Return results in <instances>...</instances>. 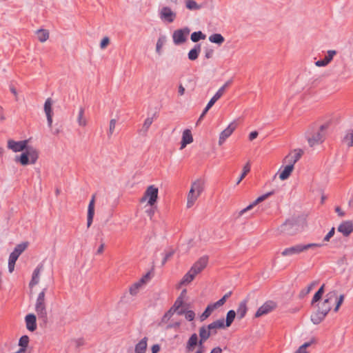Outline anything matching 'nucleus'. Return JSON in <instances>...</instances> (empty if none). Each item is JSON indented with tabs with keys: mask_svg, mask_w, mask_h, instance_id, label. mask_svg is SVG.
<instances>
[{
	"mask_svg": "<svg viewBox=\"0 0 353 353\" xmlns=\"http://www.w3.org/2000/svg\"><path fill=\"white\" fill-rule=\"evenodd\" d=\"M336 291L332 290L326 294L324 300L317 304V310L311 315V321L315 324H319L331 310Z\"/></svg>",
	"mask_w": 353,
	"mask_h": 353,
	"instance_id": "1",
	"label": "nucleus"
},
{
	"mask_svg": "<svg viewBox=\"0 0 353 353\" xmlns=\"http://www.w3.org/2000/svg\"><path fill=\"white\" fill-rule=\"evenodd\" d=\"M46 290L47 288H44L39 293L34 305V310L39 319L41 320L44 323H46L48 321V313L46 304Z\"/></svg>",
	"mask_w": 353,
	"mask_h": 353,
	"instance_id": "2",
	"label": "nucleus"
},
{
	"mask_svg": "<svg viewBox=\"0 0 353 353\" xmlns=\"http://www.w3.org/2000/svg\"><path fill=\"white\" fill-rule=\"evenodd\" d=\"M203 190V182L196 180L192 183L190 190L187 198V207L191 208Z\"/></svg>",
	"mask_w": 353,
	"mask_h": 353,
	"instance_id": "3",
	"label": "nucleus"
},
{
	"mask_svg": "<svg viewBox=\"0 0 353 353\" xmlns=\"http://www.w3.org/2000/svg\"><path fill=\"white\" fill-rule=\"evenodd\" d=\"M321 246H323V244L321 243L296 244L284 249L282 251L281 254L283 256L298 255L310 248H320Z\"/></svg>",
	"mask_w": 353,
	"mask_h": 353,
	"instance_id": "4",
	"label": "nucleus"
},
{
	"mask_svg": "<svg viewBox=\"0 0 353 353\" xmlns=\"http://www.w3.org/2000/svg\"><path fill=\"white\" fill-rule=\"evenodd\" d=\"M326 128L327 125H322L320 127V130L316 132H307L306 133V139L310 146L313 147L314 145H319L323 141L324 134L322 133V132Z\"/></svg>",
	"mask_w": 353,
	"mask_h": 353,
	"instance_id": "5",
	"label": "nucleus"
},
{
	"mask_svg": "<svg viewBox=\"0 0 353 353\" xmlns=\"http://www.w3.org/2000/svg\"><path fill=\"white\" fill-rule=\"evenodd\" d=\"M159 19L164 23H172L176 19L177 14L169 6H163L158 10Z\"/></svg>",
	"mask_w": 353,
	"mask_h": 353,
	"instance_id": "6",
	"label": "nucleus"
},
{
	"mask_svg": "<svg viewBox=\"0 0 353 353\" xmlns=\"http://www.w3.org/2000/svg\"><path fill=\"white\" fill-rule=\"evenodd\" d=\"M159 190L157 187L152 185L147 188L143 196L141 199V202L148 201V204L152 206L157 200Z\"/></svg>",
	"mask_w": 353,
	"mask_h": 353,
	"instance_id": "7",
	"label": "nucleus"
},
{
	"mask_svg": "<svg viewBox=\"0 0 353 353\" xmlns=\"http://www.w3.org/2000/svg\"><path fill=\"white\" fill-rule=\"evenodd\" d=\"M190 32V30L188 27H185L174 31L172 34V39L174 43L176 46H179L185 42Z\"/></svg>",
	"mask_w": 353,
	"mask_h": 353,
	"instance_id": "8",
	"label": "nucleus"
},
{
	"mask_svg": "<svg viewBox=\"0 0 353 353\" xmlns=\"http://www.w3.org/2000/svg\"><path fill=\"white\" fill-rule=\"evenodd\" d=\"M303 154V150L301 149H295L290 152L284 159V163L292 165L294 164L301 159Z\"/></svg>",
	"mask_w": 353,
	"mask_h": 353,
	"instance_id": "9",
	"label": "nucleus"
},
{
	"mask_svg": "<svg viewBox=\"0 0 353 353\" xmlns=\"http://www.w3.org/2000/svg\"><path fill=\"white\" fill-rule=\"evenodd\" d=\"M208 256H203L200 257L191 267L190 270L196 274L201 273L208 265Z\"/></svg>",
	"mask_w": 353,
	"mask_h": 353,
	"instance_id": "10",
	"label": "nucleus"
},
{
	"mask_svg": "<svg viewBox=\"0 0 353 353\" xmlns=\"http://www.w3.org/2000/svg\"><path fill=\"white\" fill-rule=\"evenodd\" d=\"M27 140L16 141L10 139L8 141V148L14 152H21L27 148Z\"/></svg>",
	"mask_w": 353,
	"mask_h": 353,
	"instance_id": "11",
	"label": "nucleus"
},
{
	"mask_svg": "<svg viewBox=\"0 0 353 353\" xmlns=\"http://www.w3.org/2000/svg\"><path fill=\"white\" fill-rule=\"evenodd\" d=\"M276 307V303L272 301H266L256 311V317H260L267 314Z\"/></svg>",
	"mask_w": 353,
	"mask_h": 353,
	"instance_id": "12",
	"label": "nucleus"
},
{
	"mask_svg": "<svg viewBox=\"0 0 353 353\" xmlns=\"http://www.w3.org/2000/svg\"><path fill=\"white\" fill-rule=\"evenodd\" d=\"M52 101L51 98H48L44 103V112L46 113V117H47V121H48V127L51 128L52 124Z\"/></svg>",
	"mask_w": 353,
	"mask_h": 353,
	"instance_id": "13",
	"label": "nucleus"
},
{
	"mask_svg": "<svg viewBox=\"0 0 353 353\" xmlns=\"http://www.w3.org/2000/svg\"><path fill=\"white\" fill-rule=\"evenodd\" d=\"M235 128L236 125L234 123H230L228 126L221 132L219 135V144L222 145L225 141L232 134Z\"/></svg>",
	"mask_w": 353,
	"mask_h": 353,
	"instance_id": "14",
	"label": "nucleus"
},
{
	"mask_svg": "<svg viewBox=\"0 0 353 353\" xmlns=\"http://www.w3.org/2000/svg\"><path fill=\"white\" fill-rule=\"evenodd\" d=\"M338 231L345 236H348L353 232V223L350 221L342 222L338 227Z\"/></svg>",
	"mask_w": 353,
	"mask_h": 353,
	"instance_id": "15",
	"label": "nucleus"
},
{
	"mask_svg": "<svg viewBox=\"0 0 353 353\" xmlns=\"http://www.w3.org/2000/svg\"><path fill=\"white\" fill-rule=\"evenodd\" d=\"M206 327L212 335H215L217 333V329L225 328V320L224 319H218L210 323Z\"/></svg>",
	"mask_w": 353,
	"mask_h": 353,
	"instance_id": "16",
	"label": "nucleus"
},
{
	"mask_svg": "<svg viewBox=\"0 0 353 353\" xmlns=\"http://www.w3.org/2000/svg\"><path fill=\"white\" fill-rule=\"evenodd\" d=\"M25 322L26 328L30 331L34 332L37 329V316L34 314H28L25 317Z\"/></svg>",
	"mask_w": 353,
	"mask_h": 353,
	"instance_id": "17",
	"label": "nucleus"
},
{
	"mask_svg": "<svg viewBox=\"0 0 353 353\" xmlns=\"http://www.w3.org/2000/svg\"><path fill=\"white\" fill-rule=\"evenodd\" d=\"M94 199L95 196L93 195L91 200L90 201L88 208V217H87V226L89 228L93 221V217L94 215Z\"/></svg>",
	"mask_w": 353,
	"mask_h": 353,
	"instance_id": "18",
	"label": "nucleus"
},
{
	"mask_svg": "<svg viewBox=\"0 0 353 353\" xmlns=\"http://www.w3.org/2000/svg\"><path fill=\"white\" fill-rule=\"evenodd\" d=\"M336 52L335 50H328L324 59L316 61L315 65L318 67H323L327 65L333 59V57L336 54Z\"/></svg>",
	"mask_w": 353,
	"mask_h": 353,
	"instance_id": "19",
	"label": "nucleus"
},
{
	"mask_svg": "<svg viewBox=\"0 0 353 353\" xmlns=\"http://www.w3.org/2000/svg\"><path fill=\"white\" fill-rule=\"evenodd\" d=\"M193 141V138L190 130H185L183 132L182 140L181 142V149H183L188 144Z\"/></svg>",
	"mask_w": 353,
	"mask_h": 353,
	"instance_id": "20",
	"label": "nucleus"
},
{
	"mask_svg": "<svg viewBox=\"0 0 353 353\" xmlns=\"http://www.w3.org/2000/svg\"><path fill=\"white\" fill-rule=\"evenodd\" d=\"M211 335L212 334L205 325L199 328L200 340L199 341V344L202 345L203 343L208 340Z\"/></svg>",
	"mask_w": 353,
	"mask_h": 353,
	"instance_id": "21",
	"label": "nucleus"
},
{
	"mask_svg": "<svg viewBox=\"0 0 353 353\" xmlns=\"http://www.w3.org/2000/svg\"><path fill=\"white\" fill-rule=\"evenodd\" d=\"M148 338H143L136 345L134 353H145L147 349Z\"/></svg>",
	"mask_w": 353,
	"mask_h": 353,
	"instance_id": "22",
	"label": "nucleus"
},
{
	"mask_svg": "<svg viewBox=\"0 0 353 353\" xmlns=\"http://www.w3.org/2000/svg\"><path fill=\"white\" fill-rule=\"evenodd\" d=\"M247 310H248L247 301H241L239 303L238 308L236 310L237 317L239 319H243L245 316Z\"/></svg>",
	"mask_w": 353,
	"mask_h": 353,
	"instance_id": "23",
	"label": "nucleus"
},
{
	"mask_svg": "<svg viewBox=\"0 0 353 353\" xmlns=\"http://www.w3.org/2000/svg\"><path fill=\"white\" fill-rule=\"evenodd\" d=\"M198 343L199 342H198L197 334L195 333L192 334L187 342L186 348H187L188 351V352L193 351L194 347L197 345Z\"/></svg>",
	"mask_w": 353,
	"mask_h": 353,
	"instance_id": "24",
	"label": "nucleus"
},
{
	"mask_svg": "<svg viewBox=\"0 0 353 353\" xmlns=\"http://www.w3.org/2000/svg\"><path fill=\"white\" fill-rule=\"evenodd\" d=\"M200 52H201V45L196 44L194 46V48L189 51V52L188 54V59L191 61L196 60L198 58Z\"/></svg>",
	"mask_w": 353,
	"mask_h": 353,
	"instance_id": "25",
	"label": "nucleus"
},
{
	"mask_svg": "<svg viewBox=\"0 0 353 353\" xmlns=\"http://www.w3.org/2000/svg\"><path fill=\"white\" fill-rule=\"evenodd\" d=\"M196 275L190 269V270L183 276L180 284L183 285L190 283Z\"/></svg>",
	"mask_w": 353,
	"mask_h": 353,
	"instance_id": "26",
	"label": "nucleus"
},
{
	"mask_svg": "<svg viewBox=\"0 0 353 353\" xmlns=\"http://www.w3.org/2000/svg\"><path fill=\"white\" fill-rule=\"evenodd\" d=\"M293 169L294 167L292 165L287 163V165L283 168V170L280 173L279 178L281 180L287 179L291 174V172H292Z\"/></svg>",
	"mask_w": 353,
	"mask_h": 353,
	"instance_id": "27",
	"label": "nucleus"
},
{
	"mask_svg": "<svg viewBox=\"0 0 353 353\" xmlns=\"http://www.w3.org/2000/svg\"><path fill=\"white\" fill-rule=\"evenodd\" d=\"M185 8L191 11L199 10L202 6L198 4L194 0H184Z\"/></svg>",
	"mask_w": 353,
	"mask_h": 353,
	"instance_id": "28",
	"label": "nucleus"
},
{
	"mask_svg": "<svg viewBox=\"0 0 353 353\" xmlns=\"http://www.w3.org/2000/svg\"><path fill=\"white\" fill-rule=\"evenodd\" d=\"M167 41V37L164 34H161L157 39L156 44V52L158 54H161V49Z\"/></svg>",
	"mask_w": 353,
	"mask_h": 353,
	"instance_id": "29",
	"label": "nucleus"
},
{
	"mask_svg": "<svg viewBox=\"0 0 353 353\" xmlns=\"http://www.w3.org/2000/svg\"><path fill=\"white\" fill-rule=\"evenodd\" d=\"M26 152L28 154V159H30V163L31 164L35 163L38 159L37 151L32 148H27Z\"/></svg>",
	"mask_w": 353,
	"mask_h": 353,
	"instance_id": "30",
	"label": "nucleus"
},
{
	"mask_svg": "<svg viewBox=\"0 0 353 353\" xmlns=\"http://www.w3.org/2000/svg\"><path fill=\"white\" fill-rule=\"evenodd\" d=\"M42 265H39L35 268L33 272L32 279L30 282V285L33 286L37 285L39 281V274Z\"/></svg>",
	"mask_w": 353,
	"mask_h": 353,
	"instance_id": "31",
	"label": "nucleus"
},
{
	"mask_svg": "<svg viewBox=\"0 0 353 353\" xmlns=\"http://www.w3.org/2000/svg\"><path fill=\"white\" fill-rule=\"evenodd\" d=\"M84 111L85 110L83 107H81L79 108L78 115H77V121L79 126L84 127L87 125V120L84 117Z\"/></svg>",
	"mask_w": 353,
	"mask_h": 353,
	"instance_id": "32",
	"label": "nucleus"
},
{
	"mask_svg": "<svg viewBox=\"0 0 353 353\" xmlns=\"http://www.w3.org/2000/svg\"><path fill=\"white\" fill-rule=\"evenodd\" d=\"M318 284V281H314L311 283H310L307 287L302 289L299 293V297L303 298L305 297L307 294H309L311 290Z\"/></svg>",
	"mask_w": 353,
	"mask_h": 353,
	"instance_id": "33",
	"label": "nucleus"
},
{
	"mask_svg": "<svg viewBox=\"0 0 353 353\" xmlns=\"http://www.w3.org/2000/svg\"><path fill=\"white\" fill-rule=\"evenodd\" d=\"M209 41L212 43L221 45L224 42L225 39L221 34L215 33L209 37Z\"/></svg>",
	"mask_w": 353,
	"mask_h": 353,
	"instance_id": "34",
	"label": "nucleus"
},
{
	"mask_svg": "<svg viewBox=\"0 0 353 353\" xmlns=\"http://www.w3.org/2000/svg\"><path fill=\"white\" fill-rule=\"evenodd\" d=\"M236 316V312L233 310H230L228 312L226 315V319L225 321V327H230L234 321Z\"/></svg>",
	"mask_w": 353,
	"mask_h": 353,
	"instance_id": "35",
	"label": "nucleus"
},
{
	"mask_svg": "<svg viewBox=\"0 0 353 353\" xmlns=\"http://www.w3.org/2000/svg\"><path fill=\"white\" fill-rule=\"evenodd\" d=\"M153 122V117H148L145 119L142 128L140 130V133L142 134H146L148 129L150 128V125H152Z\"/></svg>",
	"mask_w": 353,
	"mask_h": 353,
	"instance_id": "36",
	"label": "nucleus"
},
{
	"mask_svg": "<svg viewBox=\"0 0 353 353\" xmlns=\"http://www.w3.org/2000/svg\"><path fill=\"white\" fill-rule=\"evenodd\" d=\"M221 92H216L215 94L211 98L205 106V111H208L211 107L222 97Z\"/></svg>",
	"mask_w": 353,
	"mask_h": 353,
	"instance_id": "37",
	"label": "nucleus"
},
{
	"mask_svg": "<svg viewBox=\"0 0 353 353\" xmlns=\"http://www.w3.org/2000/svg\"><path fill=\"white\" fill-rule=\"evenodd\" d=\"M37 34L41 42H45L49 38V32L46 30L40 29L37 32Z\"/></svg>",
	"mask_w": 353,
	"mask_h": 353,
	"instance_id": "38",
	"label": "nucleus"
},
{
	"mask_svg": "<svg viewBox=\"0 0 353 353\" xmlns=\"http://www.w3.org/2000/svg\"><path fill=\"white\" fill-rule=\"evenodd\" d=\"M27 248V243H22L20 244L17 245V246L14 248V250L11 252L13 254L16 255L17 256H19L21 254L26 250Z\"/></svg>",
	"mask_w": 353,
	"mask_h": 353,
	"instance_id": "39",
	"label": "nucleus"
},
{
	"mask_svg": "<svg viewBox=\"0 0 353 353\" xmlns=\"http://www.w3.org/2000/svg\"><path fill=\"white\" fill-rule=\"evenodd\" d=\"M18 256L10 253L8 259V271L11 273L14 271V265L17 260L18 259Z\"/></svg>",
	"mask_w": 353,
	"mask_h": 353,
	"instance_id": "40",
	"label": "nucleus"
},
{
	"mask_svg": "<svg viewBox=\"0 0 353 353\" xmlns=\"http://www.w3.org/2000/svg\"><path fill=\"white\" fill-rule=\"evenodd\" d=\"M144 283V279H141L139 282L134 283L130 288V293L132 295H136L138 293V291L141 286V285Z\"/></svg>",
	"mask_w": 353,
	"mask_h": 353,
	"instance_id": "41",
	"label": "nucleus"
},
{
	"mask_svg": "<svg viewBox=\"0 0 353 353\" xmlns=\"http://www.w3.org/2000/svg\"><path fill=\"white\" fill-rule=\"evenodd\" d=\"M205 34H204L201 31L194 32L192 33L190 39L192 41L196 43L199 40L205 39Z\"/></svg>",
	"mask_w": 353,
	"mask_h": 353,
	"instance_id": "42",
	"label": "nucleus"
},
{
	"mask_svg": "<svg viewBox=\"0 0 353 353\" xmlns=\"http://www.w3.org/2000/svg\"><path fill=\"white\" fill-rule=\"evenodd\" d=\"M16 161H19L23 165H28L30 161L26 151L23 152L19 157H17Z\"/></svg>",
	"mask_w": 353,
	"mask_h": 353,
	"instance_id": "43",
	"label": "nucleus"
},
{
	"mask_svg": "<svg viewBox=\"0 0 353 353\" xmlns=\"http://www.w3.org/2000/svg\"><path fill=\"white\" fill-rule=\"evenodd\" d=\"M343 141L348 147H353V132L347 133L343 138Z\"/></svg>",
	"mask_w": 353,
	"mask_h": 353,
	"instance_id": "44",
	"label": "nucleus"
},
{
	"mask_svg": "<svg viewBox=\"0 0 353 353\" xmlns=\"http://www.w3.org/2000/svg\"><path fill=\"white\" fill-rule=\"evenodd\" d=\"M29 343V337L27 335L22 336L19 341V345L21 348L26 350V347Z\"/></svg>",
	"mask_w": 353,
	"mask_h": 353,
	"instance_id": "45",
	"label": "nucleus"
},
{
	"mask_svg": "<svg viewBox=\"0 0 353 353\" xmlns=\"http://www.w3.org/2000/svg\"><path fill=\"white\" fill-rule=\"evenodd\" d=\"M250 163H246L243 168V172L241 173V175L239 178V179L236 181V184L240 183V182L243 180V179L245 176V175L250 172Z\"/></svg>",
	"mask_w": 353,
	"mask_h": 353,
	"instance_id": "46",
	"label": "nucleus"
},
{
	"mask_svg": "<svg viewBox=\"0 0 353 353\" xmlns=\"http://www.w3.org/2000/svg\"><path fill=\"white\" fill-rule=\"evenodd\" d=\"M213 311L212 310V308L208 305L204 312L201 314L200 316V321H203L206 319H208L210 314H212Z\"/></svg>",
	"mask_w": 353,
	"mask_h": 353,
	"instance_id": "47",
	"label": "nucleus"
},
{
	"mask_svg": "<svg viewBox=\"0 0 353 353\" xmlns=\"http://www.w3.org/2000/svg\"><path fill=\"white\" fill-rule=\"evenodd\" d=\"M336 301V306L334 307V312H337L341 305L343 303L344 301V295L341 294L339 297H337V294H336V297L334 299Z\"/></svg>",
	"mask_w": 353,
	"mask_h": 353,
	"instance_id": "48",
	"label": "nucleus"
},
{
	"mask_svg": "<svg viewBox=\"0 0 353 353\" xmlns=\"http://www.w3.org/2000/svg\"><path fill=\"white\" fill-rule=\"evenodd\" d=\"M183 303V301L181 296H179L176 299L175 301L174 305L171 307L170 309H172L174 312H176V310H178Z\"/></svg>",
	"mask_w": 353,
	"mask_h": 353,
	"instance_id": "49",
	"label": "nucleus"
},
{
	"mask_svg": "<svg viewBox=\"0 0 353 353\" xmlns=\"http://www.w3.org/2000/svg\"><path fill=\"white\" fill-rule=\"evenodd\" d=\"M174 312L172 309H170L163 316L161 319V323H166L173 316Z\"/></svg>",
	"mask_w": 353,
	"mask_h": 353,
	"instance_id": "50",
	"label": "nucleus"
},
{
	"mask_svg": "<svg viewBox=\"0 0 353 353\" xmlns=\"http://www.w3.org/2000/svg\"><path fill=\"white\" fill-rule=\"evenodd\" d=\"M273 194H274V191H271V192H267L266 194H264L259 196L254 201H253L254 205H256L259 203L264 201L265 199H266L268 197L272 195Z\"/></svg>",
	"mask_w": 353,
	"mask_h": 353,
	"instance_id": "51",
	"label": "nucleus"
},
{
	"mask_svg": "<svg viewBox=\"0 0 353 353\" xmlns=\"http://www.w3.org/2000/svg\"><path fill=\"white\" fill-rule=\"evenodd\" d=\"M116 120L115 119H111L110 121V126H109V130L108 132V137H110L113 132H114V130L115 129V126H116Z\"/></svg>",
	"mask_w": 353,
	"mask_h": 353,
	"instance_id": "52",
	"label": "nucleus"
},
{
	"mask_svg": "<svg viewBox=\"0 0 353 353\" xmlns=\"http://www.w3.org/2000/svg\"><path fill=\"white\" fill-rule=\"evenodd\" d=\"M293 225V221L288 220L281 225V231L287 232L288 227H292Z\"/></svg>",
	"mask_w": 353,
	"mask_h": 353,
	"instance_id": "53",
	"label": "nucleus"
},
{
	"mask_svg": "<svg viewBox=\"0 0 353 353\" xmlns=\"http://www.w3.org/2000/svg\"><path fill=\"white\" fill-rule=\"evenodd\" d=\"M310 345V343L307 342L303 344L295 352V353H307L306 348Z\"/></svg>",
	"mask_w": 353,
	"mask_h": 353,
	"instance_id": "54",
	"label": "nucleus"
},
{
	"mask_svg": "<svg viewBox=\"0 0 353 353\" xmlns=\"http://www.w3.org/2000/svg\"><path fill=\"white\" fill-rule=\"evenodd\" d=\"M185 317L188 321H192L195 317V313L192 310H188L185 314Z\"/></svg>",
	"mask_w": 353,
	"mask_h": 353,
	"instance_id": "55",
	"label": "nucleus"
},
{
	"mask_svg": "<svg viewBox=\"0 0 353 353\" xmlns=\"http://www.w3.org/2000/svg\"><path fill=\"white\" fill-rule=\"evenodd\" d=\"M232 80H228L226 81L219 90L217 92H221V94H223L226 88L232 83Z\"/></svg>",
	"mask_w": 353,
	"mask_h": 353,
	"instance_id": "56",
	"label": "nucleus"
},
{
	"mask_svg": "<svg viewBox=\"0 0 353 353\" xmlns=\"http://www.w3.org/2000/svg\"><path fill=\"white\" fill-rule=\"evenodd\" d=\"M335 232L334 228H332L329 232L324 236L323 241H329L330 239L334 236Z\"/></svg>",
	"mask_w": 353,
	"mask_h": 353,
	"instance_id": "57",
	"label": "nucleus"
},
{
	"mask_svg": "<svg viewBox=\"0 0 353 353\" xmlns=\"http://www.w3.org/2000/svg\"><path fill=\"white\" fill-rule=\"evenodd\" d=\"M255 205H254V202H252L251 204L248 205L246 208H245L243 210H241V211H239L238 212V216H242L245 212H246L247 211L251 210Z\"/></svg>",
	"mask_w": 353,
	"mask_h": 353,
	"instance_id": "58",
	"label": "nucleus"
},
{
	"mask_svg": "<svg viewBox=\"0 0 353 353\" xmlns=\"http://www.w3.org/2000/svg\"><path fill=\"white\" fill-rule=\"evenodd\" d=\"M322 297V295L320 293H318L317 292L314 294L311 304L312 305H314L316 302H318Z\"/></svg>",
	"mask_w": 353,
	"mask_h": 353,
	"instance_id": "59",
	"label": "nucleus"
},
{
	"mask_svg": "<svg viewBox=\"0 0 353 353\" xmlns=\"http://www.w3.org/2000/svg\"><path fill=\"white\" fill-rule=\"evenodd\" d=\"M174 254V252L173 251H170V252H168L167 253H165L163 260H162V265H164L166 262L168 261V260Z\"/></svg>",
	"mask_w": 353,
	"mask_h": 353,
	"instance_id": "60",
	"label": "nucleus"
},
{
	"mask_svg": "<svg viewBox=\"0 0 353 353\" xmlns=\"http://www.w3.org/2000/svg\"><path fill=\"white\" fill-rule=\"evenodd\" d=\"M232 294V292H229L226 293L221 299H220L218 301L219 303H221L222 305L225 303L227 299H228Z\"/></svg>",
	"mask_w": 353,
	"mask_h": 353,
	"instance_id": "61",
	"label": "nucleus"
},
{
	"mask_svg": "<svg viewBox=\"0 0 353 353\" xmlns=\"http://www.w3.org/2000/svg\"><path fill=\"white\" fill-rule=\"evenodd\" d=\"M109 39L108 37H104L101 41V43H100V46L101 48H104L108 43H109Z\"/></svg>",
	"mask_w": 353,
	"mask_h": 353,
	"instance_id": "62",
	"label": "nucleus"
},
{
	"mask_svg": "<svg viewBox=\"0 0 353 353\" xmlns=\"http://www.w3.org/2000/svg\"><path fill=\"white\" fill-rule=\"evenodd\" d=\"M214 51L212 49H207L205 52V57L206 59H210L213 55Z\"/></svg>",
	"mask_w": 353,
	"mask_h": 353,
	"instance_id": "63",
	"label": "nucleus"
},
{
	"mask_svg": "<svg viewBox=\"0 0 353 353\" xmlns=\"http://www.w3.org/2000/svg\"><path fill=\"white\" fill-rule=\"evenodd\" d=\"M258 132L257 131H252L249 134V140L252 141L254 139H256L258 136Z\"/></svg>",
	"mask_w": 353,
	"mask_h": 353,
	"instance_id": "64",
	"label": "nucleus"
}]
</instances>
